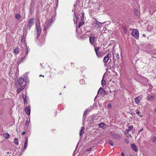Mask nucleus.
I'll return each instance as SVG.
<instances>
[{
	"instance_id": "79ce46f5",
	"label": "nucleus",
	"mask_w": 156,
	"mask_h": 156,
	"mask_svg": "<svg viewBox=\"0 0 156 156\" xmlns=\"http://www.w3.org/2000/svg\"><path fill=\"white\" fill-rule=\"evenodd\" d=\"M29 122L28 120H27L25 122V125H27H27L29 124Z\"/></svg>"
},
{
	"instance_id": "e2e57ef3",
	"label": "nucleus",
	"mask_w": 156,
	"mask_h": 156,
	"mask_svg": "<svg viewBox=\"0 0 156 156\" xmlns=\"http://www.w3.org/2000/svg\"><path fill=\"white\" fill-rule=\"evenodd\" d=\"M129 136H130V137H131V135H129Z\"/></svg>"
},
{
	"instance_id": "4468645a",
	"label": "nucleus",
	"mask_w": 156,
	"mask_h": 156,
	"mask_svg": "<svg viewBox=\"0 0 156 156\" xmlns=\"http://www.w3.org/2000/svg\"><path fill=\"white\" fill-rule=\"evenodd\" d=\"M146 98L148 101L153 100L154 99V98L153 96L149 95Z\"/></svg>"
},
{
	"instance_id": "20e7f679",
	"label": "nucleus",
	"mask_w": 156,
	"mask_h": 156,
	"mask_svg": "<svg viewBox=\"0 0 156 156\" xmlns=\"http://www.w3.org/2000/svg\"><path fill=\"white\" fill-rule=\"evenodd\" d=\"M24 82V80L23 79L20 78L18 81L16 82V86L17 87H19L20 86H23L24 84L25 83Z\"/></svg>"
},
{
	"instance_id": "bb28decb",
	"label": "nucleus",
	"mask_w": 156,
	"mask_h": 156,
	"mask_svg": "<svg viewBox=\"0 0 156 156\" xmlns=\"http://www.w3.org/2000/svg\"><path fill=\"white\" fill-rule=\"evenodd\" d=\"M22 98L24 101H25L27 100V97L26 95L24 94H23L22 95Z\"/></svg>"
},
{
	"instance_id": "3c124183",
	"label": "nucleus",
	"mask_w": 156,
	"mask_h": 156,
	"mask_svg": "<svg viewBox=\"0 0 156 156\" xmlns=\"http://www.w3.org/2000/svg\"><path fill=\"white\" fill-rule=\"evenodd\" d=\"M131 114L133 116V115H135V114L134 113H133L132 112V113H131Z\"/></svg>"
},
{
	"instance_id": "f257e3e1",
	"label": "nucleus",
	"mask_w": 156,
	"mask_h": 156,
	"mask_svg": "<svg viewBox=\"0 0 156 156\" xmlns=\"http://www.w3.org/2000/svg\"><path fill=\"white\" fill-rule=\"evenodd\" d=\"M34 18L30 19L28 22L27 26L24 27L23 28V33L26 32V30L28 29L30 30L31 27L34 25Z\"/></svg>"
},
{
	"instance_id": "c756f323",
	"label": "nucleus",
	"mask_w": 156,
	"mask_h": 156,
	"mask_svg": "<svg viewBox=\"0 0 156 156\" xmlns=\"http://www.w3.org/2000/svg\"><path fill=\"white\" fill-rule=\"evenodd\" d=\"M135 101L136 103V104L139 103L140 102V100H139V99H138L136 98H135Z\"/></svg>"
},
{
	"instance_id": "423d86ee",
	"label": "nucleus",
	"mask_w": 156,
	"mask_h": 156,
	"mask_svg": "<svg viewBox=\"0 0 156 156\" xmlns=\"http://www.w3.org/2000/svg\"><path fill=\"white\" fill-rule=\"evenodd\" d=\"M98 93L105 96L107 94V92L103 88L101 87L98 91Z\"/></svg>"
},
{
	"instance_id": "ea45409f",
	"label": "nucleus",
	"mask_w": 156,
	"mask_h": 156,
	"mask_svg": "<svg viewBox=\"0 0 156 156\" xmlns=\"http://www.w3.org/2000/svg\"><path fill=\"white\" fill-rule=\"evenodd\" d=\"M108 107L109 108H111L112 107V105L110 103H109L108 105Z\"/></svg>"
},
{
	"instance_id": "473e14b6",
	"label": "nucleus",
	"mask_w": 156,
	"mask_h": 156,
	"mask_svg": "<svg viewBox=\"0 0 156 156\" xmlns=\"http://www.w3.org/2000/svg\"><path fill=\"white\" fill-rule=\"evenodd\" d=\"M134 14L136 16H137L138 14V12L137 10L136 9L134 10Z\"/></svg>"
},
{
	"instance_id": "c03bdc74",
	"label": "nucleus",
	"mask_w": 156,
	"mask_h": 156,
	"mask_svg": "<svg viewBox=\"0 0 156 156\" xmlns=\"http://www.w3.org/2000/svg\"><path fill=\"white\" fill-rule=\"evenodd\" d=\"M23 34H24V33H23ZM23 37H24V34H23V37H22L21 38L20 40H21V41H23Z\"/></svg>"
},
{
	"instance_id": "72a5a7b5",
	"label": "nucleus",
	"mask_w": 156,
	"mask_h": 156,
	"mask_svg": "<svg viewBox=\"0 0 156 156\" xmlns=\"http://www.w3.org/2000/svg\"><path fill=\"white\" fill-rule=\"evenodd\" d=\"M108 143L111 146H113V144L112 141L111 140H109L108 141Z\"/></svg>"
},
{
	"instance_id": "9b49d317",
	"label": "nucleus",
	"mask_w": 156,
	"mask_h": 156,
	"mask_svg": "<svg viewBox=\"0 0 156 156\" xmlns=\"http://www.w3.org/2000/svg\"><path fill=\"white\" fill-rule=\"evenodd\" d=\"M109 54H108L107 55L105 56L103 59V62L105 63V64H106L107 62H108L109 60Z\"/></svg>"
},
{
	"instance_id": "bf43d9fd",
	"label": "nucleus",
	"mask_w": 156,
	"mask_h": 156,
	"mask_svg": "<svg viewBox=\"0 0 156 156\" xmlns=\"http://www.w3.org/2000/svg\"><path fill=\"white\" fill-rule=\"evenodd\" d=\"M7 154H9V152H7Z\"/></svg>"
},
{
	"instance_id": "0e129e2a",
	"label": "nucleus",
	"mask_w": 156,
	"mask_h": 156,
	"mask_svg": "<svg viewBox=\"0 0 156 156\" xmlns=\"http://www.w3.org/2000/svg\"><path fill=\"white\" fill-rule=\"evenodd\" d=\"M115 135H116V134H115ZM116 136V135H115H115H114V136Z\"/></svg>"
},
{
	"instance_id": "a878e982",
	"label": "nucleus",
	"mask_w": 156,
	"mask_h": 156,
	"mask_svg": "<svg viewBox=\"0 0 156 156\" xmlns=\"http://www.w3.org/2000/svg\"><path fill=\"white\" fill-rule=\"evenodd\" d=\"M151 53L154 55H156V49L152 50L151 51Z\"/></svg>"
},
{
	"instance_id": "aec40b11",
	"label": "nucleus",
	"mask_w": 156,
	"mask_h": 156,
	"mask_svg": "<svg viewBox=\"0 0 156 156\" xmlns=\"http://www.w3.org/2000/svg\"><path fill=\"white\" fill-rule=\"evenodd\" d=\"M9 135L8 133H5L3 134V137L6 139H9Z\"/></svg>"
},
{
	"instance_id": "de8ad7c7",
	"label": "nucleus",
	"mask_w": 156,
	"mask_h": 156,
	"mask_svg": "<svg viewBox=\"0 0 156 156\" xmlns=\"http://www.w3.org/2000/svg\"><path fill=\"white\" fill-rule=\"evenodd\" d=\"M25 133H26V132H23L21 134L22 135H24V134H25Z\"/></svg>"
},
{
	"instance_id": "0eeeda50",
	"label": "nucleus",
	"mask_w": 156,
	"mask_h": 156,
	"mask_svg": "<svg viewBox=\"0 0 156 156\" xmlns=\"http://www.w3.org/2000/svg\"><path fill=\"white\" fill-rule=\"evenodd\" d=\"M30 105H28L27 106H26L25 108L24 111L26 114L27 115H30Z\"/></svg>"
},
{
	"instance_id": "5701e85b",
	"label": "nucleus",
	"mask_w": 156,
	"mask_h": 156,
	"mask_svg": "<svg viewBox=\"0 0 156 156\" xmlns=\"http://www.w3.org/2000/svg\"><path fill=\"white\" fill-rule=\"evenodd\" d=\"M14 143L16 145H18L19 142L18 141V139L17 138H15L14 139Z\"/></svg>"
},
{
	"instance_id": "ddd939ff",
	"label": "nucleus",
	"mask_w": 156,
	"mask_h": 156,
	"mask_svg": "<svg viewBox=\"0 0 156 156\" xmlns=\"http://www.w3.org/2000/svg\"><path fill=\"white\" fill-rule=\"evenodd\" d=\"M131 147L133 150L136 152H137L138 151V149L135 144H133L131 145Z\"/></svg>"
},
{
	"instance_id": "a211bd4d",
	"label": "nucleus",
	"mask_w": 156,
	"mask_h": 156,
	"mask_svg": "<svg viewBox=\"0 0 156 156\" xmlns=\"http://www.w3.org/2000/svg\"><path fill=\"white\" fill-rule=\"evenodd\" d=\"M133 128V126H129L128 129H126V131L127 132V133H128L129 132L131 131Z\"/></svg>"
},
{
	"instance_id": "680f3d73",
	"label": "nucleus",
	"mask_w": 156,
	"mask_h": 156,
	"mask_svg": "<svg viewBox=\"0 0 156 156\" xmlns=\"http://www.w3.org/2000/svg\"><path fill=\"white\" fill-rule=\"evenodd\" d=\"M66 88V86H64V88Z\"/></svg>"
},
{
	"instance_id": "1a4fd4ad",
	"label": "nucleus",
	"mask_w": 156,
	"mask_h": 156,
	"mask_svg": "<svg viewBox=\"0 0 156 156\" xmlns=\"http://www.w3.org/2000/svg\"><path fill=\"white\" fill-rule=\"evenodd\" d=\"M26 83H24V84L23 86H20L19 88H18L17 90V92L18 94H19L21 91L23 90V89L25 88Z\"/></svg>"
},
{
	"instance_id": "2f4dec72",
	"label": "nucleus",
	"mask_w": 156,
	"mask_h": 156,
	"mask_svg": "<svg viewBox=\"0 0 156 156\" xmlns=\"http://www.w3.org/2000/svg\"><path fill=\"white\" fill-rule=\"evenodd\" d=\"M152 141L154 143L156 142V136H154L153 137Z\"/></svg>"
},
{
	"instance_id": "dca6fc26",
	"label": "nucleus",
	"mask_w": 156,
	"mask_h": 156,
	"mask_svg": "<svg viewBox=\"0 0 156 156\" xmlns=\"http://www.w3.org/2000/svg\"><path fill=\"white\" fill-rule=\"evenodd\" d=\"M100 127L104 129L106 127V125L103 123H101L99 124Z\"/></svg>"
},
{
	"instance_id": "603ef678",
	"label": "nucleus",
	"mask_w": 156,
	"mask_h": 156,
	"mask_svg": "<svg viewBox=\"0 0 156 156\" xmlns=\"http://www.w3.org/2000/svg\"><path fill=\"white\" fill-rule=\"evenodd\" d=\"M58 0L57 1V4H56V5L57 6L58 5Z\"/></svg>"
},
{
	"instance_id": "39448f33",
	"label": "nucleus",
	"mask_w": 156,
	"mask_h": 156,
	"mask_svg": "<svg viewBox=\"0 0 156 156\" xmlns=\"http://www.w3.org/2000/svg\"><path fill=\"white\" fill-rule=\"evenodd\" d=\"M132 35L136 39H138L139 38V34L138 31L136 29L134 30L131 33Z\"/></svg>"
},
{
	"instance_id": "412c9836",
	"label": "nucleus",
	"mask_w": 156,
	"mask_h": 156,
	"mask_svg": "<svg viewBox=\"0 0 156 156\" xmlns=\"http://www.w3.org/2000/svg\"><path fill=\"white\" fill-rule=\"evenodd\" d=\"M19 48H15L13 51L14 53L15 54L16 53H18L19 52Z\"/></svg>"
},
{
	"instance_id": "a19ab883",
	"label": "nucleus",
	"mask_w": 156,
	"mask_h": 156,
	"mask_svg": "<svg viewBox=\"0 0 156 156\" xmlns=\"http://www.w3.org/2000/svg\"><path fill=\"white\" fill-rule=\"evenodd\" d=\"M136 114L138 115H139V114L140 113L138 109H137L136 110Z\"/></svg>"
},
{
	"instance_id": "5fc2aeb1",
	"label": "nucleus",
	"mask_w": 156,
	"mask_h": 156,
	"mask_svg": "<svg viewBox=\"0 0 156 156\" xmlns=\"http://www.w3.org/2000/svg\"><path fill=\"white\" fill-rule=\"evenodd\" d=\"M143 35V36H144V37H145V36H146V35H145V34H144Z\"/></svg>"
},
{
	"instance_id": "f8f14e48",
	"label": "nucleus",
	"mask_w": 156,
	"mask_h": 156,
	"mask_svg": "<svg viewBox=\"0 0 156 156\" xmlns=\"http://www.w3.org/2000/svg\"><path fill=\"white\" fill-rule=\"evenodd\" d=\"M95 37H92L91 36L89 37V41L90 44L92 45H93L94 43Z\"/></svg>"
},
{
	"instance_id": "c85d7f7f",
	"label": "nucleus",
	"mask_w": 156,
	"mask_h": 156,
	"mask_svg": "<svg viewBox=\"0 0 156 156\" xmlns=\"http://www.w3.org/2000/svg\"><path fill=\"white\" fill-rule=\"evenodd\" d=\"M89 109H86L84 112L83 116L84 117V115L87 113V112H88Z\"/></svg>"
},
{
	"instance_id": "8fccbe9b",
	"label": "nucleus",
	"mask_w": 156,
	"mask_h": 156,
	"mask_svg": "<svg viewBox=\"0 0 156 156\" xmlns=\"http://www.w3.org/2000/svg\"><path fill=\"white\" fill-rule=\"evenodd\" d=\"M27 100L25 101H24V105H25L26 104H27Z\"/></svg>"
},
{
	"instance_id": "cd10ccee",
	"label": "nucleus",
	"mask_w": 156,
	"mask_h": 156,
	"mask_svg": "<svg viewBox=\"0 0 156 156\" xmlns=\"http://www.w3.org/2000/svg\"><path fill=\"white\" fill-rule=\"evenodd\" d=\"M106 84V82L104 79H102L101 80V84L102 86H103L104 85H105Z\"/></svg>"
},
{
	"instance_id": "052dcab7",
	"label": "nucleus",
	"mask_w": 156,
	"mask_h": 156,
	"mask_svg": "<svg viewBox=\"0 0 156 156\" xmlns=\"http://www.w3.org/2000/svg\"><path fill=\"white\" fill-rule=\"evenodd\" d=\"M61 93H60L59 94V95H61Z\"/></svg>"
},
{
	"instance_id": "7ed1b4c3",
	"label": "nucleus",
	"mask_w": 156,
	"mask_h": 156,
	"mask_svg": "<svg viewBox=\"0 0 156 156\" xmlns=\"http://www.w3.org/2000/svg\"><path fill=\"white\" fill-rule=\"evenodd\" d=\"M52 21V19L50 18L48 21H47L44 24V33L46 32L47 30L48 29V28L51 25Z\"/></svg>"
},
{
	"instance_id": "c9c22d12",
	"label": "nucleus",
	"mask_w": 156,
	"mask_h": 156,
	"mask_svg": "<svg viewBox=\"0 0 156 156\" xmlns=\"http://www.w3.org/2000/svg\"><path fill=\"white\" fill-rule=\"evenodd\" d=\"M136 98L139 99V100L140 101L141 100L142 98V95H140Z\"/></svg>"
},
{
	"instance_id": "58836bf2",
	"label": "nucleus",
	"mask_w": 156,
	"mask_h": 156,
	"mask_svg": "<svg viewBox=\"0 0 156 156\" xmlns=\"http://www.w3.org/2000/svg\"><path fill=\"white\" fill-rule=\"evenodd\" d=\"M125 142L127 144H128L129 143V141L126 138L125 139H124Z\"/></svg>"
},
{
	"instance_id": "4c0bfd02",
	"label": "nucleus",
	"mask_w": 156,
	"mask_h": 156,
	"mask_svg": "<svg viewBox=\"0 0 156 156\" xmlns=\"http://www.w3.org/2000/svg\"><path fill=\"white\" fill-rule=\"evenodd\" d=\"M96 22H97V23H96V24L97 25H98V26H100V25H101V23L100 22L98 21L97 20L96 21Z\"/></svg>"
},
{
	"instance_id": "7c9ffc66",
	"label": "nucleus",
	"mask_w": 156,
	"mask_h": 156,
	"mask_svg": "<svg viewBox=\"0 0 156 156\" xmlns=\"http://www.w3.org/2000/svg\"><path fill=\"white\" fill-rule=\"evenodd\" d=\"M99 49V47H95L94 48V50H95V53H97V52L98 51Z\"/></svg>"
},
{
	"instance_id": "f3484780",
	"label": "nucleus",
	"mask_w": 156,
	"mask_h": 156,
	"mask_svg": "<svg viewBox=\"0 0 156 156\" xmlns=\"http://www.w3.org/2000/svg\"><path fill=\"white\" fill-rule=\"evenodd\" d=\"M25 138H26V141L25 142L24 146V150H25L27 146V143H28V138L27 137H25Z\"/></svg>"
},
{
	"instance_id": "6e6552de",
	"label": "nucleus",
	"mask_w": 156,
	"mask_h": 156,
	"mask_svg": "<svg viewBox=\"0 0 156 156\" xmlns=\"http://www.w3.org/2000/svg\"><path fill=\"white\" fill-rule=\"evenodd\" d=\"M119 54L115 53L113 54V58L114 59L113 62L115 63V60L118 59L119 58Z\"/></svg>"
},
{
	"instance_id": "6e6d98bb",
	"label": "nucleus",
	"mask_w": 156,
	"mask_h": 156,
	"mask_svg": "<svg viewBox=\"0 0 156 156\" xmlns=\"http://www.w3.org/2000/svg\"><path fill=\"white\" fill-rule=\"evenodd\" d=\"M129 156H133V155L130 154Z\"/></svg>"
},
{
	"instance_id": "6ab92c4d",
	"label": "nucleus",
	"mask_w": 156,
	"mask_h": 156,
	"mask_svg": "<svg viewBox=\"0 0 156 156\" xmlns=\"http://www.w3.org/2000/svg\"><path fill=\"white\" fill-rule=\"evenodd\" d=\"M84 128L83 127H81V129L80 131V136H81L84 133Z\"/></svg>"
},
{
	"instance_id": "9d476101",
	"label": "nucleus",
	"mask_w": 156,
	"mask_h": 156,
	"mask_svg": "<svg viewBox=\"0 0 156 156\" xmlns=\"http://www.w3.org/2000/svg\"><path fill=\"white\" fill-rule=\"evenodd\" d=\"M79 17H78L75 14V13H74V15L73 16V21H74V23L75 24H77V23L78 20H79Z\"/></svg>"
},
{
	"instance_id": "09e8293b",
	"label": "nucleus",
	"mask_w": 156,
	"mask_h": 156,
	"mask_svg": "<svg viewBox=\"0 0 156 156\" xmlns=\"http://www.w3.org/2000/svg\"><path fill=\"white\" fill-rule=\"evenodd\" d=\"M121 155H122V156H125L123 152H122L121 153Z\"/></svg>"
},
{
	"instance_id": "f03ea898",
	"label": "nucleus",
	"mask_w": 156,
	"mask_h": 156,
	"mask_svg": "<svg viewBox=\"0 0 156 156\" xmlns=\"http://www.w3.org/2000/svg\"><path fill=\"white\" fill-rule=\"evenodd\" d=\"M40 22L39 19H37V22L36 23V29L37 34V38L41 32V29L40 25Z\"/></svg>"
},
{
	"instance_id": "b1692460",
	"label": "nucleus",
	"mask_w": 156,
	"mask_h": 156,
	"mask_svg": "<svg viewBox=\"0 0 156 156\" xmlns=\"http://www.w3.org/2000/svg\"><path fill=\"white\" fill-rule=\"evenodd\" d=\"M84 23L83 21H81V22L79 23L78 28H80L81 26L84 24Z\"/></svg>"
},
{
	"instance_id": "a18cd8bd",
	"label": "nucleus",
	"mask_w": 156,
	"mask_h": 156,
	"mask_svg": "<svg viewBox=\"0 0 156 156\" xmlns=\"http://www.w3.org/2000/svg\"><path fill=\"white\" fill-rule=\"evenodd\" d=\"M91 148H89L87 149V151H91Z\"/></svg>"
},
{
	"instance_id": "49530a36",
	"label": "nucleus",
	"mask_w": 156,
	"mask_h": 156,
	"mask_svg": "<svg viewBox=\"0 0 156 156\" xmlns=\"http://www.w3.org/2000/svg\"><path fill=\"white\" fill-rule=\"evenodd\" d=\"M127 31L126 29V28H125L124 30V32L125 33H126V32Z\"/></svg>"
},
{
	"instance_id": "864d4df0",
	"label": "nucleus",
	"mask_w": 156,
	"mask_h": 156,
	"mask_svg": "<svg viewBox=\"0 0 156 156\" xmlns=\"http://www.w3.org/2000/svg\"><path fill=\"white\" fill-rule=\"evenodd\" d=\"M40 76H42L43 77H44V75H42L41 74V75H40Z\"/></svg>"
},
{
	"instance_id": "13d9d810",
	"label": "nucleus",
	"mask_w": 156,
	"mask_h": 156,
	"mask_svg": "<svg viewBox=\"0 0 156 156\" xmlns=\"http://www.w3.org/2000/svg\"><path fill=\"white\" fill-rule=\"evenodd\" d=\"M139 116H140V117H141L142 116V115H139Z\"/></svg>"
},
{
	"instance_id": "393cba45",
	"label": "nucleus",
	"mask_w": 156,
	"mask_h": 156,
	"mask_svg": "<svg viewBox=\"0 0 156 156\" xmlns=\"http://www.w3.org/2000/svg\"><path fill=\"white\" fill-rule=\"evenodd\" d=\"M26 49H27L26 52L25 54V57H26L28 53H29V52L30 51V49H29V48H28V47H27V46H26Z\"/></svg>"
},
{
	"instance_id": "e433bc0d",
	"label": "nucleus",
	"mask_w": 156,
	"mask_h": 156,
	"mask_svg": "<svg viewBox=\"0 0 156 156\" xmlns=\"http://www.w3.org/2000/svg\"><path fill=\"white\" fill-rule=\"evenodd\" d=\"M84 14L83 13H82V17L81 18V21H83V20H84Z\"/></svg>"
},
{
	"instance_id": "2eb2a0df",
	"label": "nucleus",
	"mask_w": 156,
	"mask_h": 156,
	"mask_svg": "<svg viewBox=\"0 0 156 156\" xmlns=\"http://www.w3.org/2000/svg\"><path fill=\"white\" fill-rule=\"evenodd\" d=\"M97 56L98 58H101L103 56V55L101 53V52L98 51L96 53Z\"/></svg>"
},
{
	"instance_id": "37998d69",
	"label": "nucleus",
	"mask_w": 156,
	"mask_h": 156,
	"mask_svg": "<svg viewBox=\"0 0 156 156\" xmlns=\"http://www.w3.org/2000/svg\"><path fill=\"white\" fill-rule=\"evenodd\" d=\"M143 130V129L142 128L141 129H140V130L138 131V134H139L140 132H141V131H142Z\"/></svg>"
},
{
	"instance_id": "f704fd0d",
	"label": "nucleus",
	"mask_w": 156,
	"mask_h": 156,
	"mask_svg": "<svg viewBox=\"0 0 156 156\" xmlns=\"http://www.w3.org/2000/svg\"><path fill=\"white\" fill-rule=\"evenodd\" d=\"M20 15L18 14H16L15 16L16 18L18 19H19L20 18Z\"/></svg>"
},
{
	"instance_id": "4be33fe9",
	"label": "nucleus",
	"mask_w": 156,
	"mask_h": 156,
	"mask_svg": "<svg viewBox=\"0 0 156 156\" xmlns=\"http://www.w3.org/2000/svg\"><path fill=\"white\" fill-rule=\"evenodd\" d=\"M25 58V57H23L20 59H19L17 62V63L18 65H19L20 63L23 61V59Z\"/></svg>"
},
{
	"instance_id": "4d7b16f0",
	"label": "nucleus",
	"mask_w": 156,
	"mask_h": 156,
	"mask_svg": "<svg viewBox=\"0 0 156 156\" xmlns=\"http://www.w3.org/2000/svg\"><path fill=\"white\" fill-rule=\"evenodd\" d=\"M154 111H155V112H156V108L155 109Z\"/></svg>"
}]
</instances>
